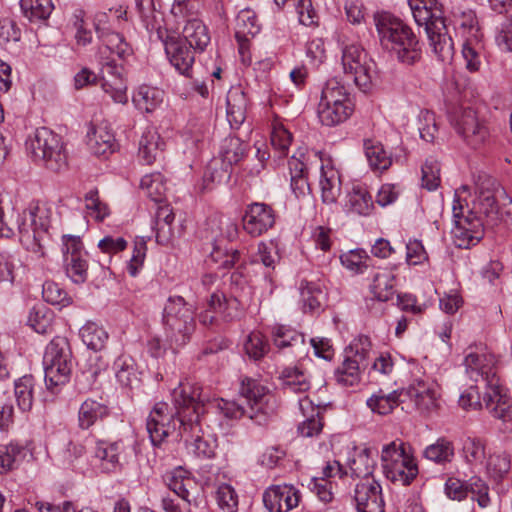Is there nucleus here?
I'll use <instances>...</instances> for the list:
<instances>
[{
    "instance_id": "1",
    "label": "nucleus",
    "mask_w": 512,
    "mask_h": 512,
    "mask_svg": "<svg viewBox=\"0 0 512 512\" xmlns=\"http://www.w3.org/2000/svg\"><path fill=\"white\" fill-rule=\"evenodd\" d=\"M174 414L169 413L165 402L156 403L150 412L146 428L153 446H159L166 437L176 433L197 457L212 458L215 445L203 437L201 418L205 413L206 399L202 388L196 384L180 382L172 390Z\"/></svg>"
},
{
    "instance_id": "2",
    "label": "nucleus",
    "mask_w": 512,
    "mask_h": 512,
    "mask_svg": "<svg viewBox=\"0 0 512 512\" xmlns=\"http://www.w3.org/2000/svg\"><path fill=\"white\" fill-rule=\"evenodd\" d=\"M51 216L52 210L45 204H31L22 213L11 209L9 214H6L0 205V235L10 237L18 231L20 242L25 249L42 257Z\"/></svg>"
},
{
    "instance_id": "3",
    "label": "nucleus",
    "mask_w": 512,
    "mask_h": 512,
    "mask_svg": "<svg viewBox=\"0 0 512 512\" xmlns=\"http://www.w3.org/2000/svg\"><path fill=\"white\" fill-rule=\"evenodd\" d=\"M374 22L382 47L395 53L399 61L414 64L421 57L416 35L401 19L388 12L377 13Z\"/></svg>"
},
{
    "instance_id": "4",
    "label": "nucleus",
    "mask_w": 512,
    "mask_h": 512,
    "mask_svg": "<svg viewBox=\"0 0 512 512\" xmlns=\"http://www.w3.org/2000/svg\"><path fill=\"white\" fill-rule=\"evenodd\" d=\"M415 22L424 26L434 54L442 61L453 55V41L448 34L441 4L437 0H409Z\"/></svg>"
},
{
    "instance_id": "5",
    "label": "nucleus",
    "mask_w": 512,
    "mask_h": 512,
    "mask_svg": "<svg viewBox=\"0 0 512 512\" xmlns=\"http://www.w3.org/2000/svg\"><path fill=\"white\" fill-rule=\"evenodd\" d=\"M239 394L245 400L247 407L234 400L221 399L218 401V408L223 415L229 419H239L247 415L250 419L258 420L259 415H268L272 412L269 403L273 396L268 389L255 379L245 377L241 380Z\"/></svg>"
},
{
    "instance_id": "6",
    "label": "nucleus",
    "mask_w": 512,
    "mask_h": 512,
    "mask_svg": "<svg viewBox=\"0 0 512 512\" xmlns=\"http://www.w3.org/2000/svg\"><path fill=\"white\" fill-rule=\"evenodd\" d=\"M381 467L387 479L403 486L411 484L418 474V466L410 447L400 440L383 446Z\"/></svg>"
},
{
    "instance_id": "7",
    "label": "nucleus",
    "mask_w": 512,
    "mask_h": 512,
    "mask_svg": "<svg viewBox=\"0 0 512 512\" xmlns=\"http://www.w3.org/2000/svg\"><path fill=\"white\" fill-rule=\"evenodd\" d=\"M470 187L467 185L461 186L455 192L454 204L452 207L454 228L452 234L455 238V244L459 248H469L477 244L484 235L483 219L475 216L472 210H467L464 213V207L468 206L466 198L463 194H469Z\"/></svg>"
},
{
    "instance_id": "8",
    "label": "nucleus",
    "mask_w": 512,
    "mask_h": 512,
    "mask_svg": "<svg viewBox=\"0 0 512 512\" xmlns=\"http://www.w3.org/2000/svg\"><path fill=\"white\" fill-rule=\"evenodd\" d=\"M34 161L59 173L68 167L67 154L61 137L46 127L38 128L28 143Z\"/></svg>"
},
{
    "instance_id": "9",
    "label": "nucleus",
    "mask_w": 512,
    "mask_h": 512,
    "mask_svg": "<svg viewBox=\"0 0 512 512\" xmlns=\"http://www.w3.org/2000/svg\"><path fill=\"white\" fill-rule=\"evenodd\" d=\"M44 379L48 389L65 385L72 372V353L64 337H55L47 345L43 356Z\"/></svg>"
},
{
    "instance_id": "10",
    "label": "nucleus",
    "mask_w": 512,
    "mask_h": 512,
    "mask_svg": "<svg viewBox=\"0 0 512 512\" xmlns=\"http://www.w3.org/2000/svg\"><path fill=\"white\" fill-rule=\"evenodd\" d=\"M163 319L166 336L176 345H184L195 330L194 308L181 296L169 297Z\"/></svg>"
},
{
    "instance_id": "11",
    "label": "nucleus",
    "mask_w": 512,
    "mask_h": 512,
    "mask_svg": "<svg viewBox=\"0 0 512 512\" xmlns=\"http://www.w3.org/2000/svg\"><path fill=\"white\" fill-rule=\"evenodd\" d=\"M342 65L346 74L353 76L354 83L362 91H368L377 78L376 64L359 44L346 45L342 50Z\"/></svg>"
},
{
    "instance_id": "12",
    "label": "nucleus",
    "mask_w": 512,
    "mask_h": 512,
    "mask_svg": "<svg viewBox=\"0 0 512 512\" xmlns=\"http://www.w3.org/2000/svg\"><path fill=\"white\" fill-rule=\"evenodd\" d=\"M449 119L456 132L473 148L483 144L489 136L484 121L470 107H454L449 112Z\"/></svg>"
},
{
    "instance_id": "13",
    "label": "nucleus",
    "mask_w": 512,
    "mask_h": 512,
    "mask_svg": "<svg viewBox=\"0 0 512 512\" xmlns=\"http://www.w3.org/2000/svg\"><path fill=\"white\" fill-rule=\"evenodd\" d=\"M495 181L491 178L485 179L481 185L478 186L477 200L474 202L473 208L475 216L484 215L486 222L483 221L484 226H493L499 219V207L496 202V197L502 198V205H509L510 208L506 211L507 215L512 214V198L506 193L504 189L493 190Z\"/></svg>"
},
{
    "instance_id": "14",
    "label": "nucleus",
    "mask_w": 512,
    "mask_h": 512,
    "mask_svg": "<svg viewBox=\"0 0 512 512\" xmlns=\"http://www.w3.org/2000/svg\"><path fill=\"white\" fill-rule=\"evenodd\" d=\"M497 360L487 352H468L464 359L465 372L468 377L482 385L486 390L499 384L497 376Z\"/></svg>"
},
{
    "instance_id": "15",
    "label": "nucleus",
    "mask_w": 512,
    "mask_h": 512,
    "mask_svg": "<svg viewBox=\"0 0 512 512\" xmlns=\"http://www.w3.org/2000/svg\"><path fill=\"white\" fill-rule=\"evenodd\" d=\"M62 253L66 275L76 284L84 283L87 280L88 264L80 237L63 235Z\"/></svg>"
},
{
    "instance_id": "16",
    "label": "nucleus",
    "mask_w": 512,
    "mask_h": 512,
    "mask_svg": "<svg viewBox=\"0 0 512 512\" xmlns=\"http://www.w3.org/2000/svg\"><path fill=\"white\" fill-rule=\"evenodd\" d=\"M246 153V145L235 136L226 137L220 146L219 157L221 160V171L217 170L218 159L210 162L208 170L211 172L210 178L213 182H221L230 177L229 169L239 163Z\"/></svg>"
},
{
    "instance_id": "17",
    "label": "nucleus",
    "mask_w": 512,
    "mask_h": 512,
    "mask_svg": "<svg viewBox=\"0 0 512 512\" xmlns=\"http://www.w3.org/2000/svg\"><path fill=\"white\" fill-rule=\"evenodd\" d=\"M102 88L109 94L114 102L125 104L128 100L127 85L123 77L124 68L114 58L100 59Z\"/></svg>"
},
{
    "instance_id": "18",
    "label": "nucleus",
    "mask_w": 512,
    "mask_h": 512,
    "mask_svg": "<svg viewBox=\"0 0 512 512\" xmlns=\"http://www.w3.org/2000/svg\"><path fill=\"white\" fill-rule=\"evenodd\" d=\"M275 223V213L266 203L255 202L247 205L243 216V228L253 237L267 232Z\"/></svg>"
},
{
    "instance_id": "19",
    "label": "nucleus",
    "mask_w": 512,
    "mask_h": 512,
    "mask_svg": "<svg viewBox=\"0 0 512 512\" xmlns=\"http://www.w3.org/2000/svg\"><path fill=\"white\" fill-rule=\"evenodd\" d=\"M299 491L292 485H274L263 494V503L268 512H288L299 504Z\"/></svg>"
},
{
    "instance_id": "20",
    "label": "nucleus",
    "mask_w": 512,
    "mask_h": 512,
    "mask_svg": "<svg viewBox=\"0 0 512 512\" xmlns=\"http://www.w3.org/2000/svg\"><path fill=\"white\" fill-rule=\"evenodd\" d=\"M354 500L358 512H385L382 488L373 479L361 480L356 485Z\"/></svg>"
},
{
    "instance_id": "21",
    "label": "nucleus",
    "mask_w": 512,
    "mask_h": 512,
    "mask_svg": "<svg viewBox=\"0 0 512 512\" xmlns=\"http://www.w3.org/2000/svg\"><path fill=\"white\" fill-rule=\"evenodd\" d=\"M170 63L182 75L191 77L195 52L183 39H170L165 44Z\"/></svg>"
},
{
    "instance_id": "22",
    "label": "nucleus",
    "mask_w": 512,
    "mask_h": 512,
    "mask_svg": "<svg viewBox=\"0 0 512 512\" xmlns=\"http://www.w3.org/2000/svg\"><path fill=\"white\" fill-rule=\"evenodd\" d=\"M405 394L420 412H429L436 407L438 392L434 381L415 379Z\"/></svg>"
},
{
    "instance_id": "23",
    "label": "nucleus",
    "mask_w": 512,
    "mask_h": 512,
    "mask_svg": "<svg viewBox=\"0 0 512 512\" xmlns=\"http://www.w3.org/2000/svg\"><path fill=\"white\" fill-rule=\"evenodd\" d=\"M483 403L493 418L503 422L512 420V400L507 395L502 394L499 384L484 392Z\"/></svg>"
},
{
    "instance_id": "24",
    "label": "nucleus",
    "mask_w": 512,
    "mask_h": 512,
    "mask_svg": "<svg viewBox=\"0 0 512 512\" xmlns=\"http://www.w3.org/2000/svg\"><path fill=\"white\" fill-rule=\"evenodd\" d=\"M353 102H319L317 115L322 125L334 127L345 122L353 113Z\"/></svg>"
},
{
    "instance_id": "25",
    "label": "nucleus",
    "mask_w": 512,
    "mask_h": 512,
    "mask_svg": "<svg viewBox=\"0 0 512 512\" xmlns=\"http://www.w3.org/2000/svg\"><path fill=\"white\" fill-rule=\"evenodd\" d=\"M272 340L279 349L290 348L291 353L300 356L306 352L305 337L302 333L283 325L272 328Z\"/></svg>"
},
{
    "instance_id": "26",
    "label": "nucleus",
    "mask_w": 512,
    "mask_h": 512,
    "mask_svg": "<svg viewBox=\"0 0 512 512\" xmlns=\"http://www.w3.org/2000/svg\"><path fill=\"white\" fill-rule=\"evenodd\" d=\"M345 208L348 213L368 216L374 209V202L366 186L353 184L345 197Z\"/></svg>"
},
{
    "instance_id": "27",
    "label": "nucleus",
    "mask_w": 512,
    "mask_h": 512,
    "mask_svg": "<svg viewBox=\"0 0 512 512\" xmlns=\"http://www.w3.org/2000/svg\"><path fill=\"white\" fill-rule=\"evenodd\" d=\"M455 446L447 437H439L427 445L422 451V457L441 467L451 464L455 459Z\"/></svg>"
},
{
    "instance_id": "28",
    "label": "nucleus",
    "mask_w": 512,
    "mask_h": 512,
    "mask_svg": "<svg viewBox=\"0 0 512 512\" xmlns=\"http://www.w3.org/2000/svg\"><path fill=\"white\" fill-rule=\"evenodd\" d=\"M87 145L96 156H107L115 151V137L106 125L92 127L87 133Z\"/></svg>"
},
{
    "instance_id": "29",
    "label": "nucleus",
    "mask_w": 512,
    "mask_h": 512,
    "mask_svg": "<svg viewBox=\"0 0 512 512\" xmlns=\"http://www.w3.org/2000/svg\"><path fill=\"white\" fill-rule=\"evenodd\" d=\"M164 145V141L156 130L147 129L139 141V159L147 165L156 162L163 157Z\"/></svg>"
},
{
    "instance_id": "30",
    "label": "nucleus",
    "mask_w": 512,
    "mask_h": 512,
    "mask_svg": "<svg viewBox=\"0 0 512 512\" xmlns=\"http://www.w3.org/2000/svg\"><path fill=\"white\" fill-rule=\"evenodd\" d=\"M123 451V444L120 441L107 442L99 440L96 442L94 457L100 462V469L105 473L115 471L119 466V455Z\"/></svg>"
},
{
    "instance_id": "31",
    "label": "nucleus",
    "mask_w": 512,
    "mask_h": 512,
    "mask_svg": "<svg viewBox=\"0 0 512 512\" xmlns=\"http://www.w3.org/2000/svg\"><path fill=\"white\" fill-rule=\"evenodd\" d=\"M227 118L231 128L238 129L246 119L248 99L244 91L240 88H232L228 91L227 98Z\"/></svg>"
},
{
    "instance_id": "32",
    "label": "nucleus",
    "mask_w": 512,
    "mask_h": 512,
    "mask_svg": "<svg viewBox=\"0 0 512 512\" xmlns=\"http://www.w3.org/2000/svg\"><path fill=\"white\" fill-rule=\"evenodd\" d=\"M182 38L194 51L202 52L210 43V34L207 26L198 18L188 19L183 31Z\"/></svg>"
},
{
    "instance_id": "33",
    "label": "nucleus",
    "mask_w": 512,
    "mask_h": 512,
    "mask_svg": "<svg viewBox=\"0 0 512 512\" xmlns=\"http://www.w3.org/2000/svg\"><path fill=\"white\" fill-rule=\"evenodd\" d=\"M396 276L387 269L378 270L374 273L369 285L370 293L373 298L380 302H387L395 294Z\"/></svg>"
},
{
    "instance_id": "34",
    "label": "nucleus",
    "mask_w": 512,
    "mask_h": 512,
    "mask_svg": "<svg viewBox=\"0 0 512 512\" xmlns=\"http://www.w3.org/2000/svg\"><path fill=\"white\" fill-rule=\"evenodd\" d=\"M102 39V46L99 47V58L104 60L110 57L111 54L117 55L120 59H124L132 54L130 45L125 41L124 37L113 31H108L104 36H99Z\"/></svg>"
},
{
    "instance_id": "35",
    "label": "nucleus",
    "mask_w": 512,
    "mask_h": 512,
    "mask_svg": "<svg viewBox=\"0 0 512 512\" xmlns=\"http://www.w3.org/2000/svg\"><path fill=\"white\" fill-rule=\"evenodd\" d=\"M109 414L108 407L93 399L85 400L78 412V425L81 429H88L98 420H102Z\"/></svg>"
},
{
    "instance_id": "36",
    "label": "nucleus",
    "mask_w": 512,
    "mask_h": 512,
    "mask_svg": "<svg viewBox=\"0 0 512 512\" xmlns=\"http://www.w3.org/2000/svg\"><path fill=\"white\" fill-rule=\"evenodd\" d=\"M377 452L371 448H364L355 453L350 461V470L352 475L363 478V480L370 479L376 466Z\"/></svg>"
},
{
    "instance_id": "37",
    "label": "nucleus",
    "mask_w": 512,
    "mask_h": 512,
    "mask_svg": "<svg viewBox=\"0 0 512 512\" xmlns=\"http://www.w3.org/2000/svg\"><path fill=\"white\" fill-rule=\"evenodd\" d=\"M320 186L323 202L327 204L336 203L341 192L339 172L333 167H322Z\"/></svg>"
},
{
    "instance_id": "38",
    "label": "nucleus",
    "mask_w": 512,
    "mask_h": 512,
    "mask_svg": "<svg viewBox=\"0 0 512 512\" xmlns=\"http://www.w3.org/2000/svg\"><path fill=\"white\" fill-rule=\"evenodd\" d=\"M371 343L368 337H359L354 340L344 351V360H349L359 370L365 369L369 362Z\"/></svg>"
},
{
    "instance_id": "39",
    "label": "nucleus",
    "mask_w": 512,
    "mask_h": 512,
    "mask_svg": "<svg viewBox=\"0 0 512 512\" xmlns=\"http://www.w3.org/2000/svg\"><path fill=\"white\" fill-rule=\"evenodd\" d=\"M25 448L18 443L0 445V474L16 469L25 457Z\"/></svg>"
},
{
    "instance_id": "40",
    "label": "nucleus",
    "mask_w": 512,
    "mask_h": 512,
    "mask_svg": "<svg viewBox=\"0 0 512 512\" xmlns=\"http://www.w3.org/2000/svg\"><path fill=\"white\" fill-rule=\"evenodd\" d=\"M79 334L83 343L94 351L102 350L109 337L107 331L102 326L91 321L81 327Z\"/></svg>"
},
{
    "instance_id": "41",
    "label": "nucleus",
    "mask_w": 512,
    "mask_h": 512,
    "mask_svg": "<svg viewBox=\"0 0 512 512\" xmlns=\"http://www.w3.org/2000/svg\"><path fill=\"white\" fill-rule=\"evenodd\" d=\"M164 99V92L158 88L141 86L133 97V102L138 109L147 113L159 107Z\"/></svg>"
},
{
    "instance_id": "42",
    "label": "nucleus",
    "mask_w": 512,
    "mask_h": 512,
    "mask_svg": "<svg viewBox=\"0 0 512 512\" xmlns=\"http://www.w3.org/2000/svg\"><path fill=\"white\" fill-rule=\"evenodd\" d=\"M402 394L403 392L396 390L388 394L384 393L383 390H379L367 400V405L373 412L380 415H387L399 405L401 402L400 396Z\"/></svg>"
},
{
    "instance_id": "43",
    "label": "nucleus",
    "mask_w": 512,
    "mask_h": 512,
    "mask_svg": "<svg viewBox=\"0 0 512 512\" xmlns=\"http://www.w3.org/2000/svg\"><path fill=\"white\" fill-rule=\"evenodd\" d=\"M365 155L373 170H386L390 167L392 160L380 142L373 140L364 141Z\"/></svg>"
},
{
    "instance_id": "44",
    "label": "nucleus",
    "mask_w": 512,
    "mask_h": 512,
    "mask_svg": "<svg viewBox=\"0 0 512 512\" xmlns=\"http://www.w3.org/2000/svg\"><path fill=\"white\" fill-rule=\"evenodd\" d=\"M299 290L305 312H314L320 308L325 294L319 284L302 280Z\"/></svg>"
},
{
    "instance_id": "45",
    "label": "nucleus",
    "mask_w": 512,
    "mask_h": 512,
    "mask_svg": "<svg viewBox=\"0 0 512 512\" xmlns=\"http://www.w3.org/2000/svg\"><path fill=\"white\" fill-rule=\"evenodd\" d=\"M140 187L155 203H161L167 192V186L160 173H151L142 177Z\"/></svg>"
},
{
    "instance_id": "46",
    "label": "nucleus",
    "mask_w": 512,
    "mask_h": 512,
    "mask_svg": "<svg viewBox=\"0 0 512 512\" xmlns=\"http://www.w3.org/2000/svg\"><path fill=\"white\" fill-rule=\"evenodd\" d=\"M299 406L301 410L311 408L312 414L299 424L298 432L304 437H313L318 435L323 428V423L319 417V409L313 408L311 401L308 399H301L299 401Z\"/></svg>"
},
{
    "instance_id": "47",
    "label": "nucleus",
    "mask_w": 512,
    "mask_h": 512,
    "mask_svg": "<svg viewBox=\"0 0 512 512\" xmlns=\"http://www.w3.org/2000/svg\"><path fill=\"white\" fill-rule=\"evenodd\" d=\"M15 397L19 409L23 412L29 411L33 404L34 378L25 375L15 381Z\"/></svg>"
},
{
    "instance_id": "48",
    "label": "nucleus",
    "mask_w": 512,
    "mask_h": 512,
    "mask_svg": "<svg viewBox=\"0 0 512 512\" xmlns=\"http://www.w3.org/2000/svg\"><path fill=\"white\" fill-rule=\"evenodd\" d=\"M53 313L45 306L34 307L28 317V324L39 334H47L53 329Z\"/></svg>"
},
{
    "instance_id": "49",
    "label": "nucleus",
    "mask_w": 512,
    "mask_h": 512,
    "mask_svg": "<svg viewBox=\"0 0 512 512\" xmlns=\"http://www.w3.org/2000/svg\"><path fill=\"white\" fill-rule=\"evenodd\" d=\"M20 7L30 21L46 20L53 10L51 0H21Z\"/></svg>"
},
{
    "instance_id": "50",
    "label": "nucleus",
    "mask_w": 512,
    "mask_h": 512,
    "mask_svg": "<svg viewBox=\"0 0 512 512\" xmlns=\"http://www.w3.org/2000/svg\"><path fill=\"white\" fill-rule=\"evenodd\" d=\"M333 101L352 102L347 88L337 78H331L325 82L319 102L329 103Z\"/></svg>"
},
{
    "instance_id": "51",
    "label": "nucleus",
    "mask_w": 512,
    "mask_h": 512,
    "mask_svg": "<svg viewBox=\"0 0 512 512\" xmlns=\"http://www.w3.org/2000/svg\"><path fill=\"white\" fill-rule=\"evenodd\" d=\"M284 388L290 392H305L309 389V382L303 371L297 367L285 368L281 373Z\"/></svg>"
},
{
    "instance_id": "52",
    "label": "nucleus",
    "mask_w": 512,
    "mask_h": 512,
    "mask_svg": "<svg viewBox=\"0 0 512 512\" xmlns=\"http://www.w3.org/2000/svg\"><path fill=\"white\" fill-rule=\"evenodd\" d=\"M482 38L466 37L463 42L462 55L466 62V68L470 71H477L481 65V43Z\"/></svg>"
},
{
    "instance_id": "53",
    "label": "nucleus",
    "mask_w": 512,
    "mask_h": 512,
    "mask_svg": "<svg viewBox=\"0 0 512 512\" xmlns=\"http://www.w3.org/2000/svg\"><path fill=\"white\" fill-rule=\"evenodd\" d=\"M244 348L250 358L260 360L268 353L270 345L261 332L253 331L248 335Z\"/></svg>"
},
{
    "instance_id": "54",
    "label": "nucleus",
    "mask_w": 512,
    "mask_h": 512,
    "mask_svg": "<svg viewBox=\"0 0 512 512\" xmlns=\"http://www.w3.org/2000/svg\"><path fill=\"white\" fill-rule=\"evenodd\" d=\"M117 381L124 387L132 388L138 377L131 359L119 357L114 363Z\"/></svg>"
},
{
    "instance_id": "55",
    "label": "nucleus",
    "mask_w": 512,
    "mask_h": 512,
    "mask_svg": "<svg viewBox=\"0 0 512 512\" xmlns=\"http://www.w3.org/2000/svg\"><path fill=\"white\" fill-rule=\"evenodd\" d=\"M270 140L275 152L278 153V157H285L292 141L291 133L281 123H275L272 127Z\"/></svg>"
},
{
    "instance_id": "56",
    "label": "nucleus",
    "mask_w": 512,
    "mask_h": 512,
    "mask_svg": "<svg viewBox=\"0 0 512 512\" xmlns=\"http://www.w3.org/2000/svg\"><path fill=\"white\" fill-rule=\"evenodd\" d=\"M361 370L353 366L349 360H343L342 364L335 370L334 377L337 384L343 387L357 385L361 379Z\"/></svg>"
},
{
    "instance_id": "57",
    "label": "nucleus",
    "mask_w": 512,
    "mask_h": 512,
    "mask_svg": "<svg viewBox=\"0 0 512 512\" xmlns=\"http://www.w3.org/2000/svg\"><path fill=\"white\" fill-rule=\"evenodd\" d=\"M369 260L370 257L363 249L350 250L340 256L342 265L355 273H363L368 268Z\"/></svg>"
},
{
    "instance_id": "58",
    "label": "nucleus",
    "mask_w": 512,
    "mask_h": 512,
    "mask_svg": "<svg viewBox=\"0 0 512 512\" xmlns=\"http://www.w3.org/2000/svg\"><path fill=\"white\" fill-rule=\"evenodd\" d=\"M43 299L52 305L65 307L71 303V298L67 292L53 281H46L42 289Z\"/></svg>"
},
{
    "instance_id": "59",
    "label": "nucleus",
    "mask_w": 512,
    "mask_h": 512,
    "mask_svg": "<svg viewBox=\"0 0 512 512\" xmlns=\"http://www.w3.org/2000/svg\"><path fill=\"white\" fill-rule=\"evenodd\" d=\"M236 28L237 37L257 34L259 27L255 13L250 9L241 10L236 18Z\"/></svg>"
},
{
    "instance_id": "60",
    "label": "nucleus",
    "mask_w": 512,
    "mask_h": 512,
    "mask_svg": "<svg viewBox=\"0 0 512 512\" xmlns=\"http://www.w3.org/2000/svg\"><path fill=\"white\" fill-rule=\"evenodd\" d=\"M84 199L86 209L95 220L103 221L105 217L109 215V207L99 199L98 190H90L85 194Z\"/></svg>"
},
{
    "instance_id": "61",
    "label": "nucleus",
    "mask_w": 512,
    "mask_h": 512,
    "mask_svg": "<svg viewBox=\"0 0 512 512\" xmlns=\"http://www.w3.org/2000/svg\"><path fill=\"white\" fill-rule=\"evenodd\" d=\"M202 7L201 0H174L171 13L178 19L197 18L196 15Z\"/></svg>"
},
{
    "instance_id": "62",
    "label": "nucleus",
    "mask_w": 512,
    "mask_h": 512,
    "mask_svg": "<svg viewBox=\"0 0 512 512\" xmlns=\"http://www.w3.org/2000/svg\"><path fill=\"white\" fill-rule=\"evenodd\" d=\"M462 450L468 463H482L485 458V446L479 438L467 437L463 441Z\"/></svg>"
},
{
    "instance_id": "63",
    "label": "nucleus",
    "mask_w": 512,
    "mask_h": 512,
    "mask_svg": "<svg viewBox=\"0 0 512 512\" xmlns=\"http://www.w3.org/2000/svg\"><path fill=\"white\" fill-rule=\"evenodd\" d=\"M440 183V164L434 158H428L422 166V186L427 190H435Z\"/></svg>"
},
{
    "instance_id": "64",
    "label": "nucleus",
    "mask_w": 512,
    "mask_h": 512,
    "mask_svg": "<svg viewBox=\"0 0 512 512\" xmlns=\"http://www.w3.org/2000/svg\"><path fill=\"white\" fill-rule=\"evenodd\" d=\"M216 498L219 507L225 512H235L238 506V495L229 484H222L218 487Z\"/></svg>"
}]
</instances>
